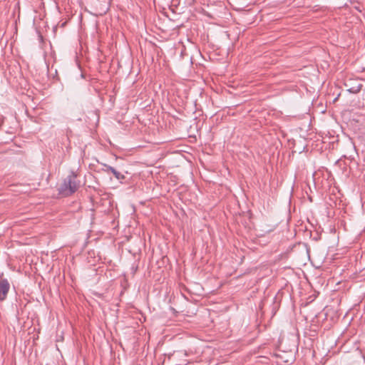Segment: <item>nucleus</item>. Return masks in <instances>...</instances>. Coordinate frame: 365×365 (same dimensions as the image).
Returning <instances> with one entry per match:
<instances>
[{"label": "nucleus", "mask_w": 365, "mask_h": 365, "mask_svg": "<svg viewBox=\"0 0 365 365\" xmlns=\"http://www.w3.org/2000/svg\"><path fill=\"white\" fill-rule=\"evenodd\" d=\"M77 178L78 175L73 171L71 172L59 186V193L67 197L76 192L81 186V182Z\"/></svg>", "instance_id": "1"}, {"label": "nucleus", "mask_w": 365, "mask_h": 365, "mask_svg": "<svg viewBox=\"0 0 365 365\" xmlns=\"http://www.w3.org/2000/svg\"><path fill=\"white\" fill-rule=\"evenodd\" d=\"M10 289V284L6 279H0V300L4 301Z\"/></svg>", "instance_id": "2"}, {"label": "nucleus", "mask_w": 365, "mask_h": 365, "mask_svg": "<svg viewBox=\"0 0 365 365\" xmlns=\"http://www.w3.org/2000/svg\"><path fill=\"white\" fill-rule=\"evenodd\" d=\"M103 166L106 168L105 169H103V170L106 173H109V172L112 173L116 179H118V180L125 179V175L123 174L120 173V172L117 171L114 168H113L110 165H108L106 164H103Z\"/></svg>", "instance_id": "3"}, {"label": "nucleus", "mask_w": 365, "mask_h": 365, "mask_svg": "<svg viewBox=\"0 0 365 365\" xmlns=\"http://www.w3.org/2000/svg\"><path fill=\"white\" fill-rule=\"evenodd\" d=\"M362 86L363 85L361 83H357L356 85L349 87L347 91L351 93H357L361 91Z\"/></svg>", "instance_id": "4"}, {"label": "nucleus", "mask_w": 365, "mask_h": 365, "mask_svg": "<svg viewBox=\"0 0 365 365\" xmlns=\"http://www.w3.org/2000/svg\"><path fill=\"white\" fill-rule=\"evenodd\" d=\"M277 357H279L280 359H282V361L284 362V363H289L292 360V354H291L289 359H284L283 356L280 354H276Z\"/></svg>", "instance_id": "5"}]
</instances>
